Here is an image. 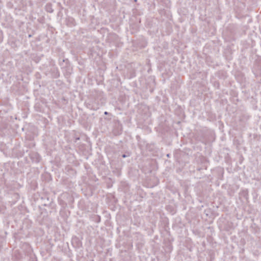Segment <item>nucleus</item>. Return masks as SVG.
<instances>
[{
	"mask_svg": "<svg viewBox=\"0 0 261 261\" xmlns=\"http://www.w3.org/2000/svg\"><path fill=\"white\" fill-rule=\"evenodd\" d=\"M123 158H125V155H123Z\"/></svg>",
	"mask_w": 261,
	"mask_h": 261,
	"instance_id": "f03ea898",
	"label": "nucleus"
},
{
	"mask_svg": "<svg viewBox=\"0 0 261 261\" xmlns=\"http://www.w3.org/2000/svg\"><path fill=\"white\" fill-rule=\"evenodd\" d=\"M105 115H108V113L107 112H105Z\"/></svg>",
	"mask_w": 261,
	"mask_h": 261,
	"instance_id": "f257e3e1",
	"label": "nucleus"
}]
</instances>
